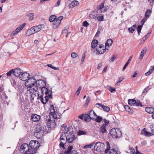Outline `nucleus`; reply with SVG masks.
<instances>
[{"mask_svg": "<svg viewBox=\"0 0 154 154\" xmlns=\"http://www.w3.org/2000/svg\"><path fill=\"white\" fill-rule=\"evenodd\" d=\"M22 72L21 69L19 68H17L14 70L13 69V74L15 76L18 77L19 78Z\"/></svg>", "mask_w": 154, "mask_h": 154, "instance_id": "17", "label": "nucleus"}, {"mask_svg": "<svg viewBox=\"0 0 154 154\" xmlns=\"http://www.w3.org/2000/svg\"><path fill=\"white\" fill-rule=\"evenodd\" d=\"M97 12L95 11L93 12L92 13H91L90 15V17L91 18L93 19L97 17Z\"/></svg>", "mask_w": 154, "mask_h": 154, "instance_id": "30", "label": "nucleus"}, {"mask_svg": "<svg viewBox=\"0 0 154 154\" xmlns=\"http://www.w3.org/2000/svg\"><path fill=\"white\" fill-rule=\"evenodd\" d=\"M147 20V18L146 17H144L141 21V24L143 25L144 22Z\"/></svg>", "mask_w": 154, "mask_h": 154, "instance_id": "57", "label": "nucleus"}, {"mask_svg": "<svg viewBox=\"0 0 154 154\" xmlns=\"http://www.w3.org/2000/svg\"><path fill=\"white\" fill-rule=\"evenodd\" d=\"M82 86H80L78 88V89L77 90L76 94H77V96L79 95V94L80 91L82 89Z\"/></svg>", "mask_w": 154, "mask_h": 154, "instance_id": "50", "label": "nucleus"}, {"mask_svg": "<svg viewBox=\"0 0 154 154\" xmlns=\"http://www.w3.org/2000/svg\"><path fill=\"white\" fill-rule=\"evenodd\" d=\"M36 80L33 77L29 78L27 81L25 82V86L29 89H27V91H30L32 90V88L35 86Z\"/></svg>", "mask_w": 154, "mask_h": 154, "instance_id": "2", "label": "nucleus"}, {"mask_svg": "<svg viewBox=\"0 0 154 154\" xmlns=\"http://www.w3.org/2000/svg\"><path fill=\"white\" fill-rule=\"evenodd\" d=\"M61 130L62 131L63 133H66L68 131L69 129L67 127L63 125L61 128Z\"/></svg>", "mask_w": 154, "mask_h": 154, "instance_id": "28", "label": "nucleus"}, {"mask_svg": "<svg viewBox=\"0 0 154 154\" xmlns=\"http://www.w3.org/2000/svg\"><path fill=\"white\" fill-rule=\"evenodd\" d=\"M150 128L151 132L149 133V136H151L154 135V125H151L150 126Z\"/></svg>", "mask_w": 154, "mask_h": 154, "instance_id": "32", "label": "nucleus"}, {"mask_svg": "<svg viewBox=\"0 0 154 154\" xmlns=\"http://www.w3.org/2000/svg\"><path fill=\"white\" fill-rule=\"evenodd\" d=\"M88 114L89 116V119L94 120L95 117L97 116V114L94 111L93 109H91L88 112Z\"/></svg>", "mask_w": 154, "mask_h": 154, "instance_id": "16", "label": "nucleus"}, {"mask_svg": "<svg viewBox=\"0 0 154 154\" xmlns=\"http://www.w3.org/2000/svg\"><path fill=\"white\" fill-rule=\"evenodd\" d=\"M109 154H118L116 151L113 148L110 149Z\"/></svg>", "mask_w": 154, "mask_h": 154, "instance_id": "42", "label": "nucleus"}, {"mask_svg": "<svg viewBox=\"0 0 154 154\" xmlns=\"http://www.w3.org/2000/svg\"><path fill=\"white\" fill-rule=\"evenodd\" d=\"M84 119L85 121L88 122L91 120V119H89V116L88 114H84Z\"/></svg>", "mask_w": 154, "mask_h": 154, "instance_id": "34", "label": "nucleus"}, {"mask_svg": "<svg viewBox=\"0 0 154 154\" xmlns=\"http://www.w3.org/2000/svg\"><path fill=\"white\" fill-rule=\"evenodd\" d=\"M39 143L38 141L35 140H32L30 141L29 146L30 147L31 152L32 154H35L37 152L38 148L39 146Z\"/></svg>", "mask_w": 154, "mask_h": 154, "instance_id": "3", "label": "nucleus"}, {"mask_svg": "<svg viewBox=\"0 0 154 154\" xmlns=\"http://www.w3.org/2000/svg\"><path fill=\"white\" fill-rule=\"evenodd\" d=\"M103 120L105 123V124H103V125H105L106 126L107 124L109 123V120H107L105 119H103Z\"/></svg>", "mask_w": 154, "mask_h": 154, "instance_id": "60", "label": "nucleus"}, {"mask_svg": "<svg viewBox=\"0 0 154 154\" xmlns=\"http://www.w3.org/2000/svg\"><path fill=\"white\" fill-rule=\"evenodd\" d=\"M108 90L112 93H114L116 91V89L112 88L111 87H109Z\"/></svg>", "mask_w": 154, "mask_h": 154, "instance_id": "52", "label": "nucleus"}, {"mask_svg": "<svg viewBox=\"0 0 154 154\" xmlns=\"http://www.w3.org/2000/svg\"><path fill=\"white\" fill-rule=\"evenodd\" d=\"M106 49L105 48H103L102 50H101L100 51L98 49H96V51L98 53L101 54H103L105 52Z\"/></svg>", "mask_w": 154, "mask_h": 154, "instance_id": "41", "label": "nucleus"}, {"mask_svg": "<svg viewBox=\"0 0 154 154\" xmlns=\"http://www.w3.org/2000/svg\"><path fill=\"white\" fill-rule=\"evenodd\" d=\"M142 27V26L140 25H139L137 27V31L139 35L141 32Z\"/></svg>", "mask_w": 154, "mask_h": 154, "instance_id": "46", "label": "nucleus"}, {"mask_svg": "<svg viewBox=\"0 0 154 154\" xmlns=\"http://www.w3.org/2000/svg\"><path fill=\"white\" fill-rule=\"evenodd\" d=\"M96 105H99V106L101 107L102 108L103 110L105 111L108 112L110 110V108L109 107L107 106H105L103 104H102L97 103Z\"/></svg>", "mask_w": 154, "mask_h": 154, "instance_id": "18", "label": "nucleus"}, {"mask_svg": "<svg viewBox=\"0 0 154 154\" xmlns=\"http://www.w3.org/2000/svg\"><path fill=\"white\" fill-rule=\"evenodd\" d=\"M52 121L50 120H48L47 122V126L48 128H49V125L51 124Z\"/></svg>", "mask_w": 154, "mask_h": 154, "instance_id": "61", "label": "nucleus"}, {"mask_svg": "<svg viewBox=\"0 0 154 154\" xmlns=\"http://www.w3.org/2000/svg\"><path fill=\"white\" fill-rule=\"evenodd\" d=\"M60 146L62 147L63 149H65L64 145L66 144L67 142V139H66V137L64 136H61L60 138Z\"/></svg>", "mask_w": 154, "mask_h": 154, "instance_id": "13", "label": "nucleus"}, {"mask_svg": "<svg viewBox=\"0 0 154 154\" xmlns=\"http://www.w3.org/2000/svg\"><path fill=\"white\" fill-rule=\"evenodd\" d=\"M34 14L33 13H30L27 15V16L29 17V20H32L34 19Z\"/></svg>", "mask_w": 154, "mask_h": 154, "instance_id": "38", "label": "nucleus"}, {"mask_svg": "<svg viewBox=\"0 0 154 154\" xmlns=\"http://www.w3.org/2000/svg\"><path fill=\"white\" fill-rule=\"evenodd\" d=\"M150 132H148L147 131H145V128L143 129L141 132V134L142 135H144L146 136L149 135Z\"/></svg>", "mask_w": 154, "mask_h": 154, "instance_id": "35", "label": "nucleus"}, {"mask_svg": "<svg viewBox=\"0 0 154 154\" xmlns=\"http://www.w3.org/2000/svg\"><path fill=\"white\" fill-rule=\"evenodd\" d=\"M30 150L29 146L27 143H24L21 146L20 151L21 153L28 152Z\"/></svg>", "mask_w": 154, "mask_h": 154, "instance_id": "9", "label": "nucleus"}, {"mask_svg": "<svg viewBox=\"0 0 154 154\" xmlns=\"http://www.w3.org/2000/svg\"><path fill=\"white\" fill-rule=\"evenodd\" d=\"M71 57L73 58H76L78 57H79V56L75 52H72L71 54Z\"/></svg>", "mask_w": 154, "mask_h": 154, "instance_id": "43", "label": "nucleus"}, {"mask_svg": "<svg viewBox=\"0 0 154 154\" xmlns=\"http://www.w3.org/2000/svg\"><path fill=\"white\" fill-rule=\"evenodd\" d=\"M145 111L148 113L154 114V108L146 107L145 109Z\"/></svg>", "mask_w": 154, "mask_h": 154, "instance_id": "19", "label": "nucleus"}, {"mask_svg": "<svg viewBox=\"0 0 154 154\" xmlns=\"http://www.w3.org/2000/svg\"><path fill=\"white\" fill-rule=\"evenodd\" d=\"M97 8L98 11L101 10V12H102L103 11L104 12L106 10L105 9H104L103 3H101V5H98L97 7Z\"/></svg>", "mask_w": 154, "mask_h": 154, "instance_id": "23", "label": "nucleus"}, {"mask_svg": "<svg viewBox=\"0 0 154 154\" xmlns=\"http://www.w3.org/2000/svg\"><path fill=\"white\" fill-rule=\"evenodd\" d=\"M41 119L40 116L35 114H33L31 116V119L32 121L37 122L39 121Z\"/></svg>", "mask_w": 154, "mask_h": 154, "instance_id": "15", "label": "nucleus"}, {"mask_svg": "<svg viewBox=\"0 0 154 154\" xmlns=\"http://www.w3.org/2000/svg\"><path fill=\"white\" fill-rule=\"evenodd\" d=\"M38 99L40 100L43 103V104H45L48 100V96H46L45 97V101L44 100V98L43 95H41L39 96V94H38Z\"/></svg>", "mask_w": 154, "mask_h": 154, "instance_id": "14", "label": "nucleus"}, {"mask_svg": "<svg viewBox=\"0 0 154 154\" xmlns=\"http://www.w3.org/2000/svg\"><path fill=\"white\" fill-rule=\"evenodd\" d=\"M149 86H147L143 90L142 92L143 94H145L149 90Z\"/></svg>", "mask_w": 154, "mask_h": 154, "instance_id": "51", "label": "nucleus"}, {"mask_svg": "<svg viewBox=\"0 0 154 154\" xmlns=\"http://www.w3.org/2000/svg\"><path fill=\"white\" fill-rule=\"evenodd\" d=\"M44 127L39 125H37L34 132L35 136L38 139L41 138L44 134Z\"/></svg>", "mask_w": 154, "mask_h": 154, "instance_id": "1", "label": "nucleus"}, {"mask_svg": "<svg viewBox=\"0 0 154 154\" xmlns=\"http://www.w3.org/2000/svg\"><path fill=\"white\" fill-rule=\"evenodd\" d=\"M30 76V75L28 73L26 72H22L20 74L19 78L20 80L25 81H27Z\"/></svg>", "mask_w": 154, "mask_h": 154, "instance_id": "10", "label": "nucleus"}, {"mask_svg": "<svg viewBox=\"0 0 154 154\" xmlns=\"http://www.w3.org/2000/svg\"><path fill=\"white\" fill-rule=\"evenodd\" d=\"M79 4V2L77 1H73L69 5L70 8H72L77 5Z\"/></svg>", "mask_w": 154, "mask_h": 154, "instance_id": "21", "label": "nucleus"}, {"mask_svg": "<svg viewBox=\"0 0 154 154\" xmlns=\"http://www.w3.org/2000/svg\"><path fill=\"white\" fill-rule=\"evenodd\" d=\"M67 142L71 143L75 139V135L73 133H69L66 137Z\"/></svg>", "mask_w": 154, "mask_h": 154, "instance_id": "11", "label": "nucleus"}, {"mask_svg": "<svg viewBox=\"0 0 154 154\" xmlns=\"http://www.w3.org/2000/svg\"><path fill=\"white\" fill-rule=\"evenodd\" d=\"M103 15L102 16H98L97 18V20L99 21H101L103 20Z\"/></svg>", "mask_w": 154, "mask_h": 154, "instance_id": "55", "label": "nucleus"}, {"mask_svg": "<svg viewBox=\"0 0 154 154\" xmlns=\"http://www.w3.org/2000/svg\"><path fill=\"white\" fill-rule=\"evenodd\" d=\"M152 71H152V69L150 68L148 72H146L145 73V75L146 76H148L150 74Z\"/></svg>", "mask_w": 154, "mask_h": 154, "instance_id": "58", "label": "nucleus"}, {"mask_svg": "<svg viewBox=\"0 0 154 154\" xmlns=\"http://www.w3.org/2000/svg\"><path fill=\"white\" fill-rule=\"evenodd\" d=\"M90 98L88 97H87L86 99V103H85V104H86V105L88 104L89 102L90 101Z\"/></svg>", "mask_w": 154, "mask_h": 154, "instance_id": "62", "label": "nucleus"}, {"mask_svg": "<svg viewBox=\"0 0 154 154\" xmlns=\"http://www.w3.org/2000/svg\"><path fill=\"white\" fill-rule=\"evenodd\" d=\"M20 32V30H19L18 28H17L15 30H14L13 32L11 34V36H13L17 34L18 32Z\"/></svg>", "mask_w": 154, "mask_h": 154, "instance_id": "37", "label": "nucleus"}, {"mask_svg": "<svg viewBox=\"0 0 154 154\" xmlns=\"http://www.w3.org/2000/svg\"><path fill=\"white\" fill-rule=\"evenodd\" d=\"M63 18V16H62L59 17L54 20L52 25L54 29H55L59 27L61 23V20Z\"/></svg>", "mask_w": 154, "mask_h": 154, "instance_id": "8", "label": "nucleus"}, {"mask_svg": "<svg viewBox=\"0 0 154 154\" xmlns=\"http://www.w3.org/2000/svg\"><path fill=\"white\" fill-rule=\"evenodd\" d=\"M128 104L131 106H134L136 103V100L134 99H129L128 100Z\"/></svg>", "mask_w": 154, "mask_h": 154, "instance_id": "29", "label": "nucleus"}, {"mask_svg": "<svg viewBox=\"0 0 154 154\" xmlns=\"http://www.w3.org/2000/svg\"><path fill=\"white\" fill-rule=\"evenodd\" d=\"M110 135L114 138L120 137L122 135V132L119 129L113 128L110 131Z\"/></svg>", "mask_w": 154, "mask_h": 154, "instance_id": "5", "label": "nucleus"}, {"mask_svg": "<svg viewBox=\"0 0 154 154\" xmlns=\"http://www.w3.org/2000/svg\"><path fill=\"white\" fill-rule=\"evenodd\" d=\"M131 154H134L135 151L134 149L131 148L130 149Z\"/></svg>", "mask_w": 154, "mask_h": 154, "instance_id": "64", "label": "nucleus"}, {"mask_svg": "<svg viewBox=\"0 0 154 154\" xmlns=\"http://www.w3.org/2000/svg\"><path fill=\"white\" fill-rule=\"evenodd\" d=\"M86 52L85 51V53H84V54L82 55V60H81V62H82V63L84 62L85 59V57H86L85 53H86Z\"/></svg>", "mask_w": 154, "mask_h": 154, "instance_id": "53", "label": "nucleus"}, {"mask_svg": "<svg viewBox=\"0 0 154 154\" xmlns=\"http://www.w3.org/2000/svg\"><path fill=\"white\" fill-rule=\"evenodd\" d=\"M105 146V144L102 142H97L95 144L94 149L98 152H102L104 150Z\"/></svg>", "mask_w": 154, "mask_h": 154, "instance_id": "6", "label": "nucleus"}, {"mask_svg": "<svg viewBox=\"0 0 154 154\" xmlns=\"http://www.w3.org/2000/svg\"><path fill=\"white\" fill-rule=\"evenodd\" d=\"M89 25V24L87 21H84L82 23V26H84L87 27Z\"/></svg>", "mask_w": 154, "mask_h": 154, "instance_id": "56", "label": "nucleus"}, {"mask_svg": "<svg viewBox=\"0 0 154 154\" xmlns=\"http://www.w3.org/2000/svg\"><path fill=\"white\" fill-rule=\"evenodd\" d=\"M100 133L103 134L106 133V127L105 125H103L100 127Z\"/></svg>", "mask_w": 154, "mask_h": 154, "instance_id": "20", "label": "nucleus"}, {"mask_svg": "<svg viewBox=\"0 0 154 154\" xmlns=\"http://www.w3.org/2000/svg\"><path fill=\"white\" fill-rule=\"evenodd\" d=\"M96 116L97 117L96 118L95 117L94 120L97 122L100 123L103 119L100 116H98L97 115Z\"/></svg>", "mask_w": 154, "mask_h": 154, "instance_id": "36", "label": "nucleus"}, {"mask_svg": "<svg viewBox=\"0 0 154 154\" xmlns=\"http://www.w3.org/2000/svg\"><path fill=\"white\" fill-rule=\"evenodd\" d=\"M68 29V26L65 27L64 29H63V31L62 32V33H63L64 32H65V33L66 32Z\"/></svg>", "mask_w": 154, "mask_h": 154, "instance_id": "63", "label": "nucleus"}, {"mask_svg": "<svg viewBox=\"0 0 154 154\" xmlns=\"http://www.w3.org/2000/svg\"><path fill=\"white\" fill-rule=\"evenodd\" d=\"M41 90L43 94H45V96H48L49 98L52 99V92L51 90H48L45 86L42 88Z\"/></svg>", "mask_w": 154, "mask_h": 154, "instance_id": "7", "label": "nucleus"}, {"mask_svg": "<svg viewBox=\"0 0 154 154\" xmlns=\"http://www.w3.org/2000/svg\"><path fill=\"white\" fill-rule=\"evenodd\" d=\"M49 128H53L56 126V124L54 120L52 121L51 124L49 125Z\"/></svg>", "mask_w": 154, "mask_h": 154, "instance_id": "40", "label": "nucleus"}, {"mask_svg": "<svg viewBox=\"0 0 154 154\" xmlns=\"http://www.w3.org/2000/svg\"><path fill=\"white\" fill-rule=\"evenodd\" d=\"M32 28L35 33H36L39 31L41 29L44 28L45 26L43 24L38 25L34 26Z\"/></svg>", "mask_w": 154, "mask_h": 154, "instance_id": "12", "label": "nucleus"}, {"mask_svg": "<svg viewBox=\"0 0 154 154\" xmlns=\"http://www.w3.org/2000/svg\"><path fill=\"white\" fill-rule=\"evenodd\" d=\"M52 116L54 119H59L60 118V116H57L55 112L51 114Z\"/></svg>", "mask_w": 154, "mask_h": 154, "instance_id": "39", "label": "nucleus"}, {"mask_svg": "<svg viewBox=\"0 0 154 154\" xmlns=\"http://www.w3.org/2000/svg\"><path fill=\"white\" fill-rule=\"evenodd\" d=\"M73 148L72 146H69L68 147L67 149L64 152L65 154H70L71 152V151L72 150ZM60 154H63L62 153H60Z\"/></svg>", "mask_w": 154, "mask_h": 154, "instance_id": "26", "label": "nucleus"}, {"mask_svg": "<svg viewBox=\"0 0 154 154\" xmlns=\"http://www.w3.org/2000/svg\"><path fill=\"white\" fill-rule=\"evenodd\" d=\"M86 133V132L85 131L79 130L78 132V134L79 135H82L85 134Z\"/></svg>", "mask_w": 154, "mask_h": 154, "instance_id": "49", "label": "nucleus"}, {"mask_svg": "<svg viewBox=\"0 0 154 154\" xmlns=\"http://www.w3.org/2000/svg\"><path fill=\"white\" fill-rule=\"evenodd\" d=\"M50 109V112H51V113H52L55 112V109H54V107L53 105H51Z\"/></svg>", "mask_w": 154, "mask_h": 154, "instance_id": "44", "label": "nucleus"}, {"mask_svg": "<svg viewBox=\"0 0 154 154\" xmlns=\"http://www.w3.org/2000/svg\"><path fill=\"white\" fill-rule=\"evenodd\" d=\"M98 41L97 40H93L91 43V47L92 48H95L97 45Z\"/></svg>", "mask_w": 154, "mask_h": 154, "instance_id": "25", "label": "nucleus"}, {"mask_svg": "<svg viewBox=\"0 0 154 154\" xmlns=\"http://www.w3.org/2000/svg\"><path fill=\"white\" fill-rule=\"evenodd\" d=\"M112 43V40L111 39L108 40L105 43V48H106V46L109 47L111 46Z\"/></svg>", "mask_w": 154, "mask_h": 154, "instance_id": "27", "label": "nucleus"}, {"mask_svg": "<svg viewBox=\"0 0 154 154\" xmlns=\"http://www.w3.org/2000/svg\"><path fill=\"white\" fill-rule=\"evenodd\" d=\"M137 28L136 25H134L131 27L128 28V30L131 33H133L135 29Z\"/></svg>", "mask_w": 154, "mask_h": 154, "instance_id": "31", "label": "nucleus"}, {"mask_svg": "<svg viewBox=\"0 0 154 154\" xmlns=\"http://www.w3.org/2000/svg\"><path fill=\"white\" fill-rule=\"evenodd\" d=\"M125 109L128 112H130L131 111V109L130 107L127 105H124Z\"/></svg>", "mask_w": 154, "mask_h": 154, "instance_id": "45", "label": "nucleus"}, {"mask_svg": "<svg viewBox=\"0 0 154 154\" xmlns=\"http://www.w3.org/2000/svg\"><path fill=\"white\" fill-rule=\"evenodd\" d=\"M135 106H142V105L141 102L138 100L137 101H136V103H135Z\"/></svg>", "mask_w": 154, "mask_h": 154, "instance_id": "48", "label": "nucleus"}, {"mask_svg": "<svg viewBox=\"0 0 154 154\" xmlns=\"http://www.w3.org/2000/svg\"><path fill=\"white\" fill-rule=\"evenodd\" d=\"M46 82L45 81L42 80H38L36 81L35 85L32 88L33 92H38V90L42 88L46 85Z\"/></svg>", "mask_w": 154, "mask_h": 154, "instance_id": "4", "label": "nucleus"}, {"mask_svg": "<svg viewBox=\"0 0 154 154\" xmlns=\"http://www.w3.org/2000/svg\"><path fill=\"white\" fill-rule=\"evenodd\" d=\"M106 148L105 149L104 152L105 154H106L109 151H110V144L109 142L108 141H106Z\"/></svg>", "mask_w": 154, "mask_h": 154, "instance_id": "24", "label": "nucleus"}, {"mask_svg": "<svg viewBox=\"0 0 154 154\" xmlns=\"http://www.w3.org/2000/svg\"><path fill=\"white\" fill-rule=\"evenodd\" d=\"M56 18L57 17L55 15H53L50 17L49 20L51 22H54L56 19Z\"/></svg>", "mask_w": 154, "mask_h": 154, "instance_id": "33", "label": "nucleus"}, {"mask_svg": "<svg viewBox=\"0 0 154 154\" xmlns=\"http://www.w3.org/2000/svg\"><path fill=\"white\" fill-rule=\"evenodd\" d=\"M93 145L92 144H91L89 145H85L83 147L84 149H87V148H91L93 146Z\"/></svg>", "mask_w": 154, "mask_h": 154, "instance_id": "47", "label": "nucleus"}, {"mask_svg": "<svg viewBox=\"0 0 154 154\" xmlns=\"http://www.w3.org/2000/svg\"><path fill=\"white\" fill-rule=\"evenodd\" d=\"M34 33H35L33 31V29L32 27H31L27 30L26 33V35L27 36H28Z\"/></svg>", "mask_w": 154, "mask_h": 154, "instance_id": "22", "label": "nucleus"}, {"mask_svg": "<svg viewBox=\"0 0 154 154\" xmlns=\"http://www.w3.org/2000/svg\"><path fill=\"white\" fill-rule=\"evenodd\" d=\"M146 51V48H144L143 49L142 51L141 52L140 54H141L143 55H144L145 54Z\"/></svg>", "mask_w": 154, "mask_h": 154, "instance_id": "54", "label": "nucleus"}, {"mask_svg": "<svg viewBox=\"0 0 154 154\" xmlns=\"http://www.w3.org/2000/svg\"><path fill=\"white\" fill-rule=\"evenodd\" d=\"M12 73L13 74V69H11L9 71L6 73V75L8 76H10Z\"/></svg>", "mask_w": 154, "mask_h": 154, "instance_id": "59", "label": "nucleus"}]
</instances>
